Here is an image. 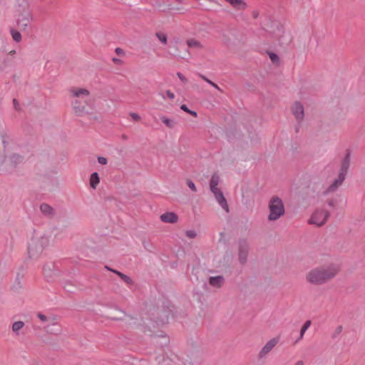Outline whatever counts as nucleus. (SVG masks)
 <instances>
[{"instance_id": "f257e3e1", "label": "nucleus", "mask_w": 365, "mask_h": 365, "mask_svg": "<svg viewBox=\"0 0 365 365\" xmlns=\"http://www.w3.org/2000/svg\"><path fill=\"white\" fill-rule=\"evenodd\" d=\"M339 271V268L336 265H331L327 269H314L309 272L307 278L310 283L321 284L334 277Z\"/></svg>"}, {"instance_id": "f03ea898", "label": "nucleus", "mask_w": 365, "mask_h": 365, "mask_svg": "<svg viewBox=\"0 0 365 365\" xmlns=\"http://www.w3.org/2000/svg\"><path fill=\"white\" fill-rule=\"evenodd\" d=\"M269 214L268 220L269 221H274L284 215L285 210L282 200L278 196H273L269 202Z\"/></svg>"}, {"instance_id": "7ed1b4c3", "label": "nucleus", "mask_w": 365, "mask_h": 365, "mask_svg": "<svg viewBox=\"0 0 365 365\" xmlns=\"http://www.w3.org/2000/svg\"><path fill=\"white\" fill-rule=\"evenodd\" d=\"M49 240L46 237H41L38 239H32L28 247V252L31 258L39 257L44 249L48 246Z\"/></svg>"}, {"instance_id": "20e7f679", "label": "nucleus", "mask_w": 365, "mask_h": 365, "mask_svg": "<svg viewBox=\"0 0 365 365\" xmlns=\"http://www.w3.org/2000/svg\"><path fill=\"white\" fill-rule=\"evenodd\" d=\"M329 212L325 210H317L312 215L309 223L322 226L326 223L329 217Z\"/></svg>"}, {"instance_id": "39448f33", "label": "nucleus", "mask_w": 365, "mask_h": 365, "mask_svg": "<svg viewBox=\"0 0 365 365\" xmlns=\"http://www.w3.org/2000/svg\"><path fill=\"white\" fill-rule=\"evenodd\" d=\"M249 245L246 240H239V261L242 264H245L247 259Z\"/></svg>"}, {"instance_id": "423d86ee", "label": "nucleus", "mask_w": 365, "mask_h": 365, "mask_svg": "<svg viewBox=\"0 0 365 365\" xmlns=\"http://www.w3.org/2000/svg\"><path fill=\"white\" fill-rule=\"evenodd\" d=\"M31 20V15L29 11L21 14L17 19L18 26L23 30H25Z\"/></svg>"}, {"instance_id": "0eeeda50", "label": "nucleus", "mask_w": 365, "mask_h": 365, "mask_svg": "<svg viewBox=\"0 0 365 365\" xmlns=\"http://www.w3.org/2000/svg\"><path fill=\"white\" fill-rule=\"evenodd\" d=\"M292 112L297 120L302 121L304 118V106L300 102L296 101L292 106Z\"/></svg>"}, {"instance_id": "6e6552de", "label": "nucleus", "mask_w": 365, "mask_h": 365, "mask_svg": "<svg viewBox=\"0 0 365 365\" xmlns=\"http://www.w3.org/2000/svg\"><path fill=\"white\" fill-rule=\"evenodd\" d=\"M160 218L162 222L165 223H175L178 220V215L173 212H165L160 215Z\"/></svg>"}, {"instance_id": "1a4fd4ad", "label": "nucleus", "mask_w": 365, "mask_h": 365, "mask_svg": "<svg viewBox=\"0 0 365 365\" xmlns=\"http://www.w3.org/2000/svg\"><path fill=\"white\" fill-rule=\"evenodd\" d=\"M277 338H273L271 340H269L259 352L260 356H263L267 353H269L277 345Z\"/></svg>"}, {"instance_id": "9d476101", "label": "nucleus", "mask_w": 365, "mask_h": 365, "mask_svg": "<svg viewBox=\"0 0 365 365\" xmlns=\"http://www.w3.org/2000/svg\"><path fill=\"white\" fill-rule=\"evenodd\" d=\"M106 269L113 272V273L116 274L120 278H121L126 284H130V285H132L133 284V279L128 277V275L118 271V270H114V269H112L110 268H109L108 266H106L105 267Z\"/></svg>"}, {"instance_id": "9b49d317", "label": "nucleus", "mask_w": 365, "mask_h": 365, "mask_svg": "<svg viewBox=\"0 0 365 365\" xmlns=\"http://www.w3.org/2000/svg\"><path fill=\"white\" fill-rule=\"evenodd\" d=\"M229 3L237 10H245L247 4L243 0H229Z\"/></svg>"}, {"instance_id": "f8f14e48", "label": "nucleus", "mask_w": 365, "mask_h": 365, "mask_svg": "<svg viewBox=\"0 0 365 365\" xmlns=\"http://www.w3.org/2000/svg\"><path fill=\"white\" fill-rule=\"evenodd\" d=\"M224 282V278L222 276L211 277L209 279L210 285L216 287H220Z\"/></svg>"}, {"instance_id": "ddd939ff", "label": "nucleus", "mask_w": 365, "mask_h": 365, "mask_svg": "<svg viewBox=\"0 0 365 365\" xmlns=\"http://www.w3.org/2000/svg\"><path fill=\"white\" fill-rule=\"evenodd\" d=\"M350 163V152H347L341 165L340 172L347 173Z\"/></svg>"}, {"instance_id": "4468645a", "label": "nucleus", "mask_w": 365, "mask_h": 365, "mask_svg": "<svg viewBox=\"0 0 365 365\" xmlns=\"http://www.w3.org/2000/svg\"><path fill=\"white\" fill-rule=\"evenodd\" d=\"M217 201L219 202V204L221 205V207L223 209H225L227 211H228V205L227 203V200L225 197L223 195L222 192H217V195H215Z\"/></svg>"}, {"instance_id": "2eb2a0df", "label": "nucleus", "mask_w": 365, "mask_h": 365, "mask_svg": "<svg viewBox=\"0 0 365 365\" xmlns=\"http://www.w3.org/2000/svg\"><path fill=\"white\" fill-rule=\"evenodd\" d=\"M73 109L77 115H82L85 113V106L79 101H76L73 105Z\"/></svg>"}, {"instance_id": "dca6fc26", "label": "nucleus", "mask_w": 365, "mask_h": 365, "mask_svg": "<svg viewBox=\"0 0 365 365\" xmlns=\"http://www.w3.org/2000/svg\"><path fill=\"white\" fill-rule=\"evenodd\" d=\"M40 210L46 215L52 216L53 215V208L46 203H42L40 205Z\"/></svg>"}, {"instance_id": "f3484780", "label": "nucleus", "mask_w": 365, "mask_h": 365, "mask_svg": "<svg viewBox=\"0 0 365 365\" xmlns=\"http://www.w3.org/2000/svg\"><path fill=\"white\" fill-rule=\"evenodd\" d=\"M100 182V178L97 173H93L90 178L91 187L96 189L98 183Z\"/></svg>"}, {"instance_id": "a211bd4d", "label": "nucleus", "mask_w": 365, "mask_h": 365, "mask_svg": "<svg viewBox=\"0 0 365 365\" xmlns=\"http://www.w3.org/2000/svg\"><path fill=\"white\" fill-rule=\"evenodd\" d=\"M158 7L163 12L168 11L173 9L172 4H170L168 0H163L162 4H158Z\"/></svg>"}, {"instance_id": "6ab92c4d", "label": "nucleus", "mask_w": 365, "mask_h": 365, "mask_svg": "<svg viewBox=\"0 0 365 365\" xmlns=\"http://www.w3.org/2000/svg\"><path fill=\"white\" fill-rule=\"evenodd\" d=\"M311 324L312 322L310 320H307V322H305V323L304 324L301 329L299 338L295 342H297L299 339L303 338L305 331L310 327Z\"/></svg>"}, {"instance_id": "aec40b11", "label": "nucleus", "mask_w": 365, "mask_h": 365, "mask_svg": "<svg viewBox=\"0 0 365 365\" xmlns=\"http://www.w3.org/2000/svg\"><path fill=\"white\" fill-rule=\"evenodd\" d=\"M10 32L14 41H15L16 42H20L21 41V34H20V32L12 28L11 29Z\"/></svg>"}, {"instance_id": "412c9836", "label": "nucleus", "mask_w": 365, "mask_h": 365, "mask_svg": "<svg viewBox=\"0 0 365 365\" xmlns=\"http://www.w3.org/2000/svg\"><path fill=\"white\" fill-rule=\"evenodd\" d=\"M220 180V177L217 173H214L210 181V188L214 187L215 186H217Z\"/></svg>"}, {"instance_id": "4be33fe9", "label": "nucleus", "mask_w": 365, "mask_h": 365, "mask_svg": "<svg viewBox=\"0 0 365 365\" xmlns=\"http://www.w3.org/2000/svg\"><path fill=\"white\" fill-rule=\"evenodd\" d=\"M24 326V323L21 321L16 322L12 325V330L16 334H19V331L23 328Z\"/></svg>"}, {"instance_id": "5701e85b", "label": "nucleus", "mask_w": 365, "mask_h": 365, "mask_svg": "<svg viewBox=\"0 0 365 365\" xmlns=\"http://www.w3.org/2000/svg\"><path fill=\"white\" fill-rule=\"evenodd\" d=\"M187 44L188 46V47H190V48H192V47L201 48L202 47L200 42L194 38L188 39L187 41Z\"/></svg>"}, {"instance_id": "b1692460", "label": "nucleus", "mask_w": 365, "mask_h": 365, "mask_svg": "<svg viewBox=\"0 0 365 365\" xmlns=\"http://www.w3.org/2000/svg\"><path fill=\"white\" fill-rule=\"evenodd\" d=\"M342 183H339V181L336 179L327 188V192H334L339 185H341Z\"/></svg>"}, {"instance_id": "393cba45", "label": "nucleus", "mask_w": 365, "mask_h": 365, "mask_svg": "<svg viewBox=\"0 0 365 365\" xmlns=\"http://www.w3.org/2000/svg\"><path fill=\"white\" fill-rule=\"evenodd\" d=\"M161 121L168 128H172L174 126V123L172 120L168 118L166 116L160 117Z\"/></svg>"}, {"instance_id": "a878e982", "label": "nucleus", "mask_w": 365, "mask_h": 365, "mask_svg": "<svg viewBox=\"0 0 365 365\" xmlns=\"http://www.w3.org/2000/svg\"><path fill=\"white\" fill-rule=\"evenodd\" d=\"M73 96L76 97H78L81 94L88 96L90 93L89 91L85 88H79L76 91H73Z\"/></svg>"}, {"instance_id": "bb28decb", "label": "nucleus", "mask_w": 365, "mask_h": 365, "mask_svg": "<svg viewBox=\"0 0 365 365\" xmlns=\"http://www.w3.org/2000/svg\"><path fill=\"white\" fill-rule=\"evenodd\" d=\"M199 76L203 79L205 81H206L207 83H208L210 85H211L212 87L215 88L216 89L220 91V87L214 82H212V81H210V79H208L206 76H205L204 75H202V74H199Z\"/></svg>"}, {"instance_id": "cd10ccee", "label": "nucleus", "mask_w": 365, "mask_h": 365, "mask_svg": "<svg viewBox=\"0 0 365 365\" xmlns=\"http://www.w3.org/2000/svg\"><path fill=\"white\" fill-rule=\"evenodd\" d=\"M158 38L164 44L167 43V35L163 33H156Z\"/></svg>"}, {"instance_id": "c85d7f7f", "label": "nucleus", "mask_w": 365, "mask_h": 365, "mask_svg": "<svg viewBox=\"0 0 365 365\" xmlns=\"http://www.w3.org/2000/svg\"><path fill=\"white\" fill-rule=\"evenodd\" d=\"M269 56L271 61H272V63H277L279 61V58L278 55L276 54L275 53L269 52Z\"/></svg>"}, {"instance_id": "c756f323", "label": "nucleus", "mask_w": 365, "mask_h": 365, "mask_svg": "<svg viewBox=\"0 0 365 365\" xmlns=\"http://www.w3.org/2000/svg\"><path fill=\"white\" fill-rule=\"evenodd\" d=\"M186 183H187V186L189 187V188L192 191L197 192V188L195 187V185L194 184V182L191 180L187 179V181H186Z\"/></svg>"}, {"instance_id": "7c9ffc66", "label": "nucleus", "mask_w": 365, "mask_h": 365, "mask_svg": "<svg viewBox=\"0 0 365 365\" xmlns=\"http://www.w3.org/2000/svg\"><path fill=\"white\" fill-rule=\"evenodd\" d=\"M342 329H343V327L341 325H339L336 327L335 331L333 333L331 337L333 339H335L336 337H337L338 335H339L341 331H342Z\"/></svg>"}, {"instance_id": "2f4dec72", "label": "nucleus", "mask_w": 365, "mask_h": 365, "mask_svg": "<svg viewBox=\"0 0 365 365\" xmlns=\"http://www.w3.org/2000/svg\"><path fill=\"white\" fill-rule=\"evenodd\" d=\"M185 235L189 238H195L197 236V233L195 230H187Z\"/></svg>"}, {"instance_id": "473e14b6", "label": "nucleus", "mask_w": 365, "mask_h": 365, "mask_svg": "<svg viewBox=\"0 0 365 365\" xmlns=\"http://www.w3.org/2000/svg\"><path fill=\"white\" fill-rule=\"evenodd\" d=\"M346 173L343 172H339L338 178L336 179L339 183H342L345 179Z\"/></svg>"}, {"instance_id": "72a5a7b5", "label": "nucleus", "mask_w": 365, "mask_h": 365, "mask_svg": "<svg viewBox=\"0 0 365 365\" xmlns=\"http://www.w3.org/2000/svg\"><path fill=\"white\" fill-rule=\"evenodd\" d=\"M130 115L135 121H139L140 120V117L138 113H130Z\"/></svg>"}, {"instance_id": "f704fd0d", "label": "nucleus", "mask_w": 365, "mask_h": 365, "mask_svg": "<svg viewBox=\"0 0 365 365\" xmlns=\"http://www.w3.org/2000/svg\"><path fill=\"white\" fill-rule=\"evenodd\" d=\"M14 106L16 110L19 111L21 110V108L19 106V103L17 101V99L14 98L13 100Z\"/></svg>"}, {"instance_id": "c9c22d12", "label": "nucleus", "mask_w": 365, "mask_h": 365, "mask_svg": "<svg viewBox=\"0 0 365 365\" xmlns=\"http://www.w3.org/2000/svg\"><path fill=\"white\" fill-rule=\"evenodd\" d=\"M177 76L181 80L182 82L185 83H187V79L182 75V73H181L180 72H178Z\"/></svg>"}, {"instance_id": "e433bc0d", "label": "nucleus", "mask_w": 365, "mask_h": 365, "mask_svg": "<svg viewBox=\"0 0 365 365\" xmlns=\"http://www.w3.org/2000/svg\"><path fill=\"white\" fill-rule=\"evenodd\" d=\"M115 52L118 56L125 55L124 51L121 48H119V47L115 48Z\"/></svg>"}, {"instance_id": "4c0bfd02", "label": "nucleus", "mask_w": 365, "mask_h": 365, "mask_svg": "<svg viewBox=\"0 0 365 365\" xmlns=\"http://www.w3.org/2000/svg\"><path fill=\"white\" fill-rule=\"evenodd\" d=\"M98 163L101 165H106V164H107V162H108L107 159L104 157H99L98 158Z\"/></svg>"}, {"instance_id": "58836bf2", "label": "nucleus", "mask_w": 365, "mask_h": 365, "mask_svg": "<svg viewBox=\"0 0 365 365\" xmlns=\"http://www.w3.org/2000/svg\"><path fill=\"white\" fill-rule=\"evenodd\" d=\"M113 62L116 65H122L123 61L118 58H113L112 59Z\"/></svg>"}, {"instance_id": "ea45409f", "label": "nucleus", "mask_w": 365, "mask_h": 365, "mask_svg": "<svg viewBox=\"0 0 365 365\" xmlns=\"http://www.w3.org/2000/svg\"><path fill=\"white\" fill-rule=\"evenodd\" d=\"M165 93H166L167 96H168L170 99H172V100H173V99H174V98H175V95H174V93H173V92H171V91L168 90V91H166V92H165Z\"/></svg>"}, {"instance_id": "a19ab883", "label": "nucleus", "mask_w": 365, "mask_h": 365, "mask_svg": "<svg viewBox=\"0 0 365 365\" xmlns=\"http://www.w3.org/2000/svg\"><path fill=\"white\" fill-rule=\"evenodd\" d=\"M212 192L215 195L217 194V192H221L222 191L217 187V186H215L212 188H210Z\"/></svg>"}, {"instance_id": "79ce46f5", "label": "nucleus", "mask_w": 365, "mask_h": 365, "mask_svg": "<svg viewBox=\"0 0 365 365\" xmlns=\"http://www.w3.org/2000/svg\"><path fill=\"white\" fill-rule=\"evenodd\" d=\"M38 317L42 321V322H46L47 321V317L46 315L41 314V313H38Z\"/></svg>"}, {"instance_id": "37998d69", "label": "nucleus", "mask_w": 365, "mask_h": 365, "mask_svg": "<svg viewBox=\"0 0 365 365\" xmlns=\"http://www.w3.org/2000/svg\"><path fill=\"white\" fill-rule=\"evenodd\" d=\"M180 108H181L182 110H184V111H185V112H187V113L190 112V109H189V108L187 107V106H186V105H185V104L182 105V106H180Z\"/></svg>"}, {"instance_id": "c03bdc74", "label": "nucleus", "mask_w": 365, "mask_h": 365, "mask_svg": "<svg viewBox=\"0 0 365 365\" xmlns=\"http://www.w3.org/2000/svg\"><path fill=\"white\" fill-rule=\"evenodd\" d=\"M1 138H2L3 144L4 145V147H6V142L5 138H6V134L4 133V134L1 135Z\"/></svg>"}, {"instance_id": "a18cd8bd", "label": "nucleus", "mask_w": 365, "mask_h": 365, "mask_svg": "<svg viewBox=\"0 0 365 365\" xmlns=\"http://www.w3.org/2000/svg\"><path fill=\"white\" fill-rule=\"evenodd\" d=\"M188 113H190V115H192V116L194 117H196L197 116V113L195 111H193V110H190V112H188Z\"/></svg>"}, {"instance_id": "49530a36", "label": "nucleus", "mask_w": 365, "mask_h": 365, "mask_svg": "<svg viewBox=\"0 0 365 365\" xmlns=\"http://www.w3.org/2000/svg\"><path fill=\"white\" fill-rule=\"evenodd\" d=\"M303 364H304V363H303V361H298L295 364V365H303Z\"/></svg>"}, {"instance_id": "de8ad7c7", "label": "nucleus", "mask_w": 365, "mask_h": 365, "mask_svg": "<svg viewBox=\"0 0 365 365\" xmlns=\"http://www.w3.org/2000/svg\"><path fill=\"white\" fill-rule=\"evenodd\" d=\"M122 138H123V140H127L128 139V136L126 135H125V134H123L122 135Z\"/></svg>"}, {"instance_id": "09e8293b", "label": "nucleus", "mask_w": 365, "mask_h": 365, "mask_svg": "<svg viewBox=\"0 0 365 365\" xmlns=\"http://www.w3.org/2000/svg\"><path fill=\"white\" fill-rule=\"evenodd\" d=\"M328 204L329 206H334V202L332 201H329Z\"/></svg>"}, {"instance_id": "8fccbe9b", "label": "nucleus", "mask_w": 365, "mask_h": 365, "mask_svg": "<svg viewBox=\"0 0 365 365\" xmlns=\"http://www.w3.org/2000/svg\"><path fill=\"white\" fill-rule=\"evenodd\" d=\"M177 2L182 3V0H175Z\"/></svg>"}, {"instance_id": "3c124183", "label": "nucleus", "mask_w": 365, "mask_h": 365, "mask_svg": "<svg viewBox=\"0 0 365 365\" xmlns=\"http://www.w3.org/2000/svg\"><path fill=\"white\" fill-rule=\"evenodd\" d=\"M257 15L256 14H254V17L257 18Z\"/></svg>"}, {"instance_id": "603ef678", "label": "nucleus", "mask_w": 365, "mask_h": 365, "mask_svg": "<svg viewBox=\"0 0 365 365\" xmlns=\"http://www.w3.org/2000/svg\"><path fill=\"white\" fill-rule=\"evenodd\" d=\"M257 15L256 14H254V17L257 18Z\"/></svg>"}, {"instance_id": "864d4df0", "label": "nucleus", "mask_w": 365, "mask_h": 365, "mask_svg": "<svg viewBox=\"0 0 365 365\" xmlns=\"http://www.w3.org/2000/svg\"><path fill=\"white\" fill-rule=\"evenodd\" d=\"M11 54H14V53H15V51H12L10 52Z\"/></svg>"}, {"instance_id": "5fc2aeb1", "label": "nucleus", "mask_w": 365, "mask_h": 365, "mask_svg": "<svg viewBox=\"0 0 365 365\" xmlns=\"http://www.w3.org/2000/svg\"><path fill=\"white\" fill-rule=\"evenodd\" d=\"M11 54H14V53H15V51H12L10 52Z\"/></svg>"}, {"instance_id": "6e6d98bb", "label": "nucleus", "mask_w": 365, "mask_h": 365, "mask_svg": "<svg viewBox=\"0 0 365 365\" xmlns=\"http://www.w3.org/2000/svg\"><path fill=\"white\" fill-rule=\"evenodd\" d=\"M226 1H227L229 3V0H225Z\"/></svg>"}]
</instances>
